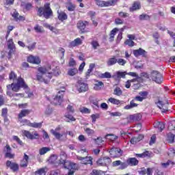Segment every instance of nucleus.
Wrapping results in <instances>:
<instances>
[{
	"label": "nucleus",
	"mask_w": 175,
	"mask_h": 175,
	"mask_svg": "<svg viewBox=\"0 0 175 175\" xmlns=\"http://www.w3.org/2000/svg\"><path fill=\"white\" fill-rule=\"evenodd\" d=\"M113 94L117 96H121L122 95V90L119 87H116L113 90Z\"/></svg>",
	"instance_id": "43"
},
{
	"label": "nucleus",
	"mask_w": 175,
	"mask_h": 175,
	"mask_svg": "<svg viewBox=\"0 0 175 175\" xmlns=\"http://www.w3.org/2000/svg\"><path fill=\"white\" fill-rule=\"evenodd\" d=\"M92 46L93 47L94 50L98 49V47H99L100 45L99 44V42L96 40H93L91 42Z\"/></svg>",
	"instance_id": "50"
},
{
	"label": "nucleus",
	"mask_w": 175,
	"mask_h": 175,
	"mask_svg": "<svg viewBox=\"0 0 175 175\" xmlns=\"http://www.w3.org/2000/svg\"><path fill=\"white\" fill-rule=\"evenodd\" d=\"M109 153L112 157H113V158H118V157H121V155H122V151L121 149L114 147L111 148Z\"/></svg>",
	"instance_id": "12"
},
{
	"label": "nucleus",
	"mask_w": 175,
	"mask_h": 175,
	"mask_svg": "<svg viewBox=\"0 0 175 175\" xmlns=\"http://www.w3.org/2000/svg\"><path fill=\"white\" fill-rule=\"evenodd\" d=\"M28 159H29V157L25 153L23 159L21 161L20 163L21 167H27V166H28Z\"/></svg>",
	"instance_id": "23"
},
{
	"label": "nucleus",
	"mask_w": 175,
	"mask_h": 175,
	"mask_svg": "<svg viewBox=\"0 0 175 175\" xmlns=\"http://www.w3.org/2000/svg\"><path fill=\"white\" fill-rule=\"evenodd\" d=\"M155 142H157V135L154 134L150 137V140L149 142L150 146H152V144H155Z\"/></svg>",
	"instance_id": "54"
},
{
	"label": "nucleus",
	"mask_w": 175,
	"mask_h": 175,
	"mask_svg": "<svg viewBox=\"0 0 175 175\" xmlns=\"http://www.w3.org/2000/svg\"><path fill=\"white\" fill-rule=\"evenodd\" d=\"M64 102V96L62 95L57 94L55 97L53 98L52 103L55 106H59L61 103Z\"/></svg>",
	"instance_id": "16"
},
{
	"label": "nucleus",
	"mask_w": 175,
	"mask_h": 175,
	"mask_svg": "<svg viewBox=\"0 0 175 175\" xmlns=\"http://www.w3.org/2000/svg\"><path fill=\"white\" fill-rule=\"evenodd\" d=\"M78 72L79 70H77V68H71L68 70V75H69V76H75Z\"/></svg>",
	"instance_id": "46"
},
{
	"label": "nucleus",
	"mask_w": 175,
	"mask_h": 175,
	"mask_svg": "<svg viewBox=\"0 0 175 175\" xmlns=\"http://www.w3.org/2000/svg\"><path fill=\"white\" fill-rule=\"evenodd\" d=\"M167 140L169 143H174V135L172 133H168L167 134Z\"/></svg>",
	"instance_id": "38"
},
{
	"label": "nucleus",
	"mask_w": 175,
	"mask_h": 175,
	"mask_svg": "<svg viewBox=\"0 0 175 175\" xmlns=\"http://www.w3.org/2000/svg\"><path fill=\"white\" fill-rule=\"evenodd\" d=\"M167 155H168V157H174V155H175V150H174V148H170L168 150Z\"/></svg>",
	"instance_id": "62"
},
{
	"label": "nucleus",
	"mask_w": 175,
	"mask_h": 175,
	"mask_svg": "<svg viewBox=\"0 0 175 175\" xmlns=\"http://www.w3.org/2000/svg\"><path fill=\"white\" fill-rule=\"evenodd\" d=\"M135 157H137L138 158H146V157H150V152L148 151H146L142 154H136Z\"/></svg>",
	"instance_id": "44"
},
{
	"label": "nucleus",
	"mask_w": 175,
	"mask_h": 175,
	"mask_svg": "<svg viewBox=\"0 0 175 175\" xmlns=\"http://www.w3.org/2000/svg\"><path fill=\"white\" fill-rule=\"evenodd\" d=\"M78 92L79 93L81 92H87L88 91V83H85L82 81H78V85L77 86Z\"/></svg>",
	"instance_id": "10"
},
{
	"label": "nucleus",
	"mask_w": 175,
	"mask_h": 175,
	"mask_svg": "<svg viewBox=\"0 0 175 175\" xmlns=\"http://www.w3.org/2000/svg\"><path fill=\"white\" fill-rule=\"evenodd\" d=\"M139 94L143 98V99H147V96H148V92L143 91L140 92Z\"/></svg>",
	"instance_id": "61"
},
{
	"label": "nucleus",
	"mask_w": 175,
	"mask_h": 175,
	"mask_svg": "<svg viewBox=\"0 0 175 175\" xmlns=\"http://www.w3.org/2000/svg\"><path fill=\"white\" fill-rule=\"evenodd\" d=\"M9 79L10 80H18V78L17 79V74L14 72V71H11L10 73L9 74Z\"/></svg>",
	"instance_id": "42"
},
{
	"label": "nucleus",
	"mask_w": 175,
	"mask_h": 175,
	"mask_svg": "<svg viewBox=\"0 0 175 175\" xmlns=\"http://www.w3.org/2000/svg\"><path fill=\"white\" fill-rule=\"evenodd\" d=\"M117 64H118V65H120L121 66H125V64H126V60L122 58L117 59Z\"/></svg>",
	"instance_id": "55"
},
{
	"label": "nucleus",
	"mask_w": 175,
	"mask_h": 175,
	"mask_svg": "<svg viewBox=\"0 0 175 175\" xmlns=\"http://www.w3.org/2000/svg\"><path fill=\"white\" fill-rule=\"evenodd\" d=\"M108 102H110V103H111L112 105H116L117 106H118V105H122V102L124 101H121L118 99L111 97L108 99Z\"/></svg>",
	"instance_id": "31"
},
{
	"label": "nucleus",
	"mask_w": 175,
	"mask_h": 175,
	"mask_svg": "<svg viewBox=\"0 0 175 175\" xmlns=\"http://www.w3.org/2000/svg\"><path fill=\"white\" fill-rule=\"evenodd\" d=\"M6 95L10 98H13L14 100H20L21 98H24V94L23 93H15L18 92L21 88L24 90L28 89V85L25 83V81L21 77H18L16 83H12L6 85ZM11 91H13L12 92Z\"/></svg>",
	"instance_id": "2"
},
{
	"label": "nucleus",
	"mask_w": 175,
	"mask_h": 175,
	"mask_svg": "<svg viewBox=\"0 0 175 175\" xmlns=\"http://www.w3.org/2000/svg\"><path fill=\"white\" fill-rule=\"evenodd\" d=\"M8 49H10L8 52V59H10L12 58V55L16 53V44H14V42H13V38H10L7 41Z\"/></svg>",
	"instance_id": "6"
},
{
	"label": "nucleus",
	"mask_w": 175,
	"mask_h": 175,
	"mask_svg": "<svg viewBox=\"0 0 175 175\" xmlns=\"http://www.w3.org/2000/svg\"><path fill=\"white\" fill-rule=\"evenodd\" d=\"M37 15L38 17H43L46 20H49L51 17L54 16L53 10L50 7V3H46L44 5L43 7H40L37 10Z\"/></svg>",
	"instance_id": "3"
},
{
	"label": "nucleus",
	"mask_w": 175,
	"mask_h": 175,
	"mask_svg": "<svg viewBox=\"0 0 175 175\" xmlns=\"http://www.w3.org/2000/svg\"><path fill=\"white\" fill-rule=\"evenodd\" d=\"M6 166L7 167H10V169L14 172H17V170H18V164L16 163H12L10 161H7Z\"/></svg>",
	"instance_id": "21"
},
{
	"label": "nucleus",
	"mask_w": 175,
	"mask_h": 175,
	"mask_svg": "<svg viewBox=\"0 0 175 175\" xmlns=\"http://www.w3.org/2000/svg\"><path fill=\"white\" fill-rule=\"evenodd\" d=\"M26 48L28 49V51H33L36 49V42H33L31 44L27 45Z\"/></svg>",
	"instance_id": "39"
},
{
	"label": "nucleus",
	"mask_w": 175,
	"mask_h": 175,
	"mask_svg": "<svg viewBox=\"0 0 175 175\" xmlns=\"http://www.w3.org/2000/svg\"><path fill=\"white\" fill-rule=\"evenodd\" d=\"M27 62L29 64H33V65H40L42 62V59L39 56H33L32 55H29L27 58Z\"/></svg>",
	"instance_id": "9"
},
{
	"label": "nucleus",
	"mask_w": 175,
	"mask_h": 175,
	"mask_svg": "<svg viewBox=\"0 0 175 175\" xmlns=\"http://www.w3.org/2000/svg\"><path fill=\"white\" fill-rule=\"evenodd\" d=\"M133 53L135 57H140V55H142V57H144V58L147 57V51L142 48L134 50L133 51Z\"/></svg>",
	"instance_id": "15"
},
{
	"label": "nucleus",
	"mask_w": 175,
	"mask_h": 175,
	"mask_svg": "<svg viewBox=\"0 0 175 175\" xmlns=\"http://www.w3.org/2000/svg\"><path fill=\"white\" fill-rule=\"evenodd\" d=\"M101 79H111V74L109 72H105L103 74H101Z\"/></svg>",
	"instance_id": "52"
},
{
	"label": "nucleus",
	"mask_w": 175,
	"mask_h": 175,
	"mask_svg": "<svg viewBox=\"0 0 175 175\" xmlns=\"http://www.w3.org/2000/svg\"><path fill=\"white\" fill-rule=\"evenodd\" d=\"M66 113L73 114L75 113V108L73 107V106L68 105L66 107Z\"/></svg>",
	"instance_id": "51"
},
{
	"label": "nucleus",
	"mask_w": 175,
	"mask_h": 175,
	"mask_svg": "<svg viewBox=\"0 0 175 175\" xmlns=\"http://www.w3.org/2000/svg\"><path fill=\"white\" fill-rule=\"evenodd\" d=\"M50 148L49 147H43L39 150V154L40 155H44L46 152H49L50 151Z\"/></svg>",
	"instance_id": "40"
},
{
	"label": "nucleus",
	"mask_w": 175,
	"mask_h": 175,
	"mask_svg": "<svg viewBox=\"0 0 175 175\" xmlns=\"http://www.w3.org/2000/svg\"><path fill=\"white\" fill-rule=\"evenodd\" d=\"M141 8H142V5L140 4V2L135 1L133 3L132 7L129 8V10L130 12H135V10H139Z\"/></svg>",
	"instance_id": "27"
},
{
	"label": "nucleus",
	"mask_w": 175,
	"mask_h": 175,
	"mask_svg": "<svg viewBox=\"0 0 175 175\" xmlns=\"http://www.w3.org/2000/svg\"><path fill=\"white\" fill-rule=\"evenodd\" d=\"M127 163L129 166H137L139 165V160L136 159V158H129L127 159Z\"/></svg>",
	"instance_id": "28"
},
{
	"label": "nucleus",
	"mask_w": 175,
	"mask_h": 175,
	"mask_svg": "<svg viewBox=\"0 0 175 175\" xmlns=\"http://www.w3.org/2000/svg\"><path fill=\"white\" fill-rule=\"evenodd\" d=\"M136 100L133 98L130 101V105H127L124 106V110H131V109H134V107H137L139 106V104L135 103Z\"/></svg>",
	"instance_id": "24"
},
{
	"label": "nucleus",
	"mask_w": 175,
	"mask_h": 175,
	"mask_svg": "<svg viewBox=\"0 0 175 175\" xmlns=\"http://www.w3.org/2000/svg\"><path fill=\"white\" fill-rule=\"evenodd\" d=\"M117 32H118V28H113L109 33V42H114V36H116Z\"/></svg>",
	"instance_id": "29"
},
{
	"label": "nucleus",
	"mask_w": 175,
	"mask_h": 175,
	"mask_svg": "<svg viewBox=\"0 0 175 175\" xmlns=\"http://www.w3.org/2000/svg\"><path fill=\"white\" fill-rule=\"evenodd\" d=\"M142 114L135 113L130 116V120H133V121H140L142 120Z\"/></svg>",
	"instance_id": "33"
},
{
	"label": "nucleus",
	"mask_w": 175,
	"mask_h": 175,
	"mask_svg": "<svg viewBox=\"0 0 175 175\" xmlns=\"http://www.w3.org/2000/svg\"><path fill=\"white\" fill-rule=\"evenodd\" d=\"M117 64V58H116V56H112L111 58H109L107 62V66H113V65H116Z\"/></svg>",
	"instance_id": "30"
},
{
	"label": "nucleus",
	"mask_w": 175,
	"mask_h": 175,
	"mask_svg": "<svg viewBox=\"0 0 175 175\" xmlns=\"http://www.w3.org/2000/svg\"><path fill=\"white\" fill-rule=\"evenodd\" d=\"M73 113H66L65 115H64V117L66 118H67L68 120H69L68 121V122H73V121H76V118L75 117H73Z\"/></svg>",
	"instance_id": "35"
},
{
	"label": "nucleus",
	"mask_w": 175,
	"mask_h": 175,
	"mask_svg": "<svg viewBox=\"0 0 175 175\" xmlns=\"http://www.w3.org/2000/svg\"><path fill=\"white\" fill-rule=\"evenodd\" d=\"M57 18L58 20H59V21L64 22L65 21V20H68V14H66V12H59V11H57Z\"/></svg>",
	"instance_id": "25"
},
{
	"label": "nucleus",
	"mask_w": 175,
	"mask_h": 175,
	"mask_svg": "<svg viewBox=\"0 0 175 175\" xmlns=\"http://www.w3.org/2000/svg\"><path fill=\"white\" fill-rule=\"evenodd\" d=\"M66 153L64 151H62L60 152V159H59V163L60 162H62L64 163V161H66Z\"/></svg>",
	"instance_id": "49"
},
{
	"label": "nucleus",
	"mask_w": 175,
	"mask_h": 175,
	"mask_svg": "<svg viewBox=\"0 0 175 175\" xmlns=\"http://www.w3.org/2000/svg\"><path fill=\"white\" fill-rule=\"evenodd\" d=\"M120 0H109L107 1L102 0H95L96 5L99 8H109V6H116Z\"/></svg>",
	"instance_id": "4"
},
{
	"label": "nucleus",
	"mask_w": 175,
	"mask_h": 175,
	"mask_svg": "<svg viewBox=\"0 0 175 175\" xmlns=\"http://www.w3.org/2000/svg\"><path fill=\"white\" fill-rule=\"evenodd\" d=\"M37 70L38 72L36 75L37 81L44 83L45 84H49L50 80H51L54 76H59L61 73V70H59L58 67H55V69L51 70V65L50 64L38 67Z\"/></svg>",
	"instance_id": "1"
},
{
	"label": "nucleus",
	"mask_w": 175,
	"mask_h": 175,
	"mask_svg": "<svg viewBox=\"0 0 175 175\" xmlns=\"http://www.w3.org/2000/svg\"><path fill=\"white\" fill-rule=\"evenodd\" d=\"M81 44H83V40H81L80 38H77L75 39V40L70 42L68 47L72 49V47H77V46H80Z\"/></svg>",
	"instance_id": "19"
},
{
	"label": "nucleus",
	"mask_w": 175,
	"mask_h": 175,
	"mask_svg": "<svg viewBox=\"0 0 175 175\" xmlns=\"http://www.w3.org/2000/svg\"><path fill=\"white\" fill-rule=\"evenodd\" d=\"M57 91H58L57 94L62 95L64 97V95H65V92H66V88L65 86H60L59 88H57Z\"/></svg>",
	"instance_id": "34"
},
{
	"label": "nucleus",
	"mask_w": 175,
	"mask_h": 175,
	"mask_svg": "<svg viewBox=\"0 0 175 175\" xmlns=\"http://www.w3.org/2000/svg\"><path fill=\"white\" fill-rule=\"evenodd\" d=\"M23 122L28 125V126H31V128H42V122L36 123V122H31L29 120L25 119Z\"/></svg>",
	"instance_id": "20"
},
{
	"label": "nucleus",
	"mask_w": 175,
	"mask_h": 175,
	"mask_svg": "<svg viewBox=\"0 0 175 175\" xmlns=\"http://www.w3.org/2000/svg\"><path fill=\"white\" fill-rule=\"evenodd\" d=\"M105 139H108V140H111V142H114V140L118 139V137L114 134H108L105 136Z\"/></svg>",
	"instance_id": "36"
},
{
	"label": "nucleus",
	"mask_w": 175,
	"mask_h": 175,
	"mask_svg": "<svg viewBox=\"0 0 175 175\" xmlns=\"http://www.w3.org/2000/svg\"><path fill=\"white\" fill-rule=\"evenodd\" d=\"M21 8H23V12H30V10L33 9V5L29 2H22Z\"/></svg>",
	"instance_id": "18"
},
{
	"label": "nucleus",
	"mask_w": 175,
	"mask_h": 175,
	"mask_svg": "<svg viewBox=\"0 0 175 175\" xmlns=\"http://www.w3.org/2000/svg\"><path fill=\"white\" fill-rule=\"evenodd\" d=\"M87 25H90V23L88 21H79L77 24V28L81 31V33H85V32H87L85 30Z\"/></svg>",
	"instance_id": "8"
},
{
	"label": "nucleus",
	"mask_w": 175,
	"mask_h": 175,
	"mask_svg": "<svg viewBox=\"0 0 175 175\" xmlns=\"http://www.w3.org/2000/svg\"><path fill=\"white\" fill-rule=\"evenodd\" d=\"M77 159H79V161H81V163H83V165H92V157H83L77 156Z\"/></svg>",
	"instance_id": "14"
},
{
	"label": "nucleus",
	"mask_w": 175,
	"mask_h": 175,
	"mask_svg": "<svg viewBox=\"0 0 175 175\" xmlns=\"http://www.w3.org/2000/svg\"><path fill=\"white\" fill-rule=\"evenodd\" d=\"M102 173H103V172L101 170H93L90 173V175H102Z\"/></svg>",
	"instance_id": "63"
},
{
	"label": "nucleus",
	"mask_w": 175,
	"mask_h": 175,
	"mask_svg": "<svg viewBox=\"0 0 175 175\" xmlns=\"http://www.w3.org/2000/svg\"><path fill=\"white\" fill-rule=\"evenodd\" d=\"M129 165L128 164V162H120V165L119 169H120L121 170H124V169H126V167H128Z\"/></svg>",
	"instance_id": "56"
},
{
	"label": "nucleus",
	"mask_w": 175,
	"mask_h": 175,
	"mask_svg": "<svg viewBox=\"0 0 175 175\" xmlns=\"http://www.w3.org/2000/svg\"><path fill=\"white\" fill-rule=\"evenodd\" d=\"M154 128L156 130L159 131V132H162L165 131V128L166 127V124L162 122H156L154 123Z\"/></svg>",
	"instance_id": "17"
},
{
	"label": "nucleus",
	"mask_w": 175,
	"mask_h": 175,
	"mask_svg": "<svg viewBox=\"0 0 175 175\" xmlns=\"http://www.w3.org/2000/svg\"><path fill=\"white\" fill-rule=\"evenodd\" d=\"M57 159H58V157L55 154L51 155L49 161L51 163H55L57 162Z\"/></svg>",
	"instance_id": "59"
},
{
	"label": "nucleus",
	"mask_w": 175,
	"mask_h": 175,
	"mask_svg": "<svg viewBox=\"0 0 175 175\" xmlns=\"http://www.w3.org/2000/svg\"><path fill=\"white\" fill-rule=\"evenodd\" d=\"M36 175H46L44 168H41L35 172Z\"/></svg>",
	"instance_id": "60"
},
{
	"label": "nucleus",
	"mask_w": 175,
	"mask_h": 175,
	"mask_svg": "<svg viewBox=\"0 0 175 175\" xmlns=\"http://www.w3.org/2000/svg\"><path fill=\"white\" fill-rule=\"evenodd\" d=\"M62 165H64L65 169H68V170H76V164L72 163L69 161H64V162L59 163Z\"/></svg>",
	"instance_id": "13"
},
{
	"label": "nucleus",
	"mask_w": 175,
	"mask_h": 175,
	"mask_svg": "<svg viewBox=\"0 0 175 175\" xmlns=\"http://www.w3.org/2000/svg\"><path fill=\"white\" fill-rule=\"evenodd\" d=\"M139 18L141 21H144L150 20L151 17L150 16V15H148L147 14H142L139 15Z\"/></svg>",
	"instance_id": "41"
},
{
	"label": "nucleus",
	"mask_w": 175,
	"mask_h": 175,
	"mask_svg": "<svg viewBox=\"0 0 175 175\" xmlns=\"http://www.w3.org/2000/svg\"><path fill=\"white\" fill-rule=\"evenodd\" d=\"M168 129L170 131H175V120H173L169 123Z\"/></svg>",
	"instance_id": "57"
},
{
	"label": "nucleus",
	"mask_w": 175,
	"mask_h": 175,
	"mask_svg": "<svg viewBox=\"0 0 175 175\" xmlns=\"http://www.w3.org/2000/svg\"><path fill=\"white\" fill-rule=\"evenodd\" d=\"M111 163V159L109 157H103L98 160L97 164L99 166H109Z\"/></svg>",
	"instance_id": "11"
},
{
	"label": "nucleus",
	"mask_w": 175,
	"mask_h": 175,
	"mask_svg": "<svg viewBox=\"0 0 175 175\" xmlns=\"http://www.w3.org/2000/svg\"><path fill=\"white\" fill-rule=\"evenodd\" d=\"M155 104L157 105L159 109H161L162 113H166L169 110V103L167 101H163L159 100L158 102H156Z\"/></svg>",
	"instance_id": "7"
},
{
	"label": "nucleus",
	"mask_w": 175,
	"mask_h": 175,
	"mask_svg": "<svg viewBox=\"0 0 175 175\" xmlns=\"http://www.w3.org/2000/svg\"><path fill=\"white\" fill-rule=\"evenodd\" d=\"M118 16L121 18H126V17H129V14L128 12H118Z\"/></svg>",
	"instance_id": "53"
},
{
	"label": "nucleus",
	"mask_w": 175,
	"mask_h": 175,
	"mask_svg": "<svg viewBox=\"0 0 175 175\" xmlns=\"http://www.w3.org/2000/svg\"><path fill=\"white\" fill-rule=\"evenodd\" d=\"M100 117V116L98 113L96 114H92L91 116L92 118V122H96V120H98V118H99Z\"/></svg>",
	"instance_id": "64"
},
{
	"label": "nucleus",
	"mask_w": 175,
	"mask_h": 175,
	"mask_svg": "<svg viewBox=\"0 0 175 175\" xmlns=\"http://www.w3.org/2000/svg\"><path fill=\"white\" fill-rule=\"evenodd\" d=\"M34 30L36 31V32H37V33H42L44 32V30H43V27H42L39 25H36L34 27Z\"/></svg>",
	"instance_id": "45"
},
{
	"label": "nucleus",
	"mask_w": 175,
	"mask_h": 175,
	"mask_svg": "<svg viewBox=\"0 0 175 175\" xmlns=\"http://www.w3.org/2000/svg\"><path fill=\"white\" fill-rule=\"evenodd\" d=\"M66 8L68 12H75L76 10V5H75L73 3L70 2L68 3L67 5H66Z\"/></svg>",
	"instance_id": "32"
},
{
	"label": "nucleus",
	"mask_w": 175,
	"mask_h": 175,
	"mask_svg": "<svg viewBox=\"0 0 175 175\" xmlns=\"http://www.w3.org/2000/svg\"><path fill=\"white\" fill-rule=\"evenodd\" d=\"M80 111L83 114H90V113H91V109H90L85 107H83L80 109Z\"/></svg>",
	"instance_id": "48"
},
{
	"label": "nucleus",
	"mask_w": 175,
	"mask_h": 175,
	"mask_svg": "<svg viewBox=\"0 0 175 175\" xmlns=\"http://www.w3.org/2000/svg\"><path fill=\"white\" fill-rule=\"evenodd\" d=\"M105 84H103V82L102 81H97L96 83L94 84V90H102V88H103Z\"/></svg>",
	"instance_id": "37"
},
{
	"label": "nucleus",
	"mask_w": 175,
	"mask_h": 175,
	"mask_svg": "<svg viewBox=\"0 0 175 175\" xmlns=\"http://www.w3.org/2000/svg\"><path fill=\"white\" fill-rule=\"evenodd\" d=\"M24 135L27 137V139H39V135L36 133L33 134V133L31 132H25Z\"/></svg>",
	"instance_id": "26"
},
{
	"label": "nucleus",
	"mask_w": 175,
	"mask_h": 175,
	"mask_svg": "<svg viewBox=\"0 0 175 175\" xmlns=\"http://www.w3.org/2000/svg\"><path fill=\"white\" fill-rule=\"evenodd\" d=\"M124 44L129 46V47H133L135 46V42L132 40L127 39L124 42Z\"/></svg>",
	"instance_id": "47"
},
{
	"label": "nucleus",
	"mask_w": 175,
	"mask_h": 175,
	"mask_svg": "<svg viewBox=\"0 0 175 175\" xmlns=\"http://www.w3.org/2000/svg\"><path fill=\"white\" fill-rule=\"evenodd\" d=\"M114 23L116 25H122L124 24V21L121 18H116L115 19Z\"/></svg>",
	"instance_id": "58"
},
{
	"label": "nucleus",
	"mask_w": 175,
	"mask_h": 175,
	"mask_svg": "<svg viewBox=\"0 0 175 175\" xmlns=\"http://www.w3.org/2000/svg\"><path fill=\"white\" fill-rule=\"evenodd\" d=\"M31 109H23L21 112L18 114V118L21 120L23 117H27V116H29L31 114Z\"/></svg>",
	"instance_id": "22"
},
{
	"label": "nucleus",
	"mask_w": 175,
	"mask_h": 175,
	"mask_svg": "<svg viewBox=\"0 0 175 175\" xmlns=\"http://www.w3.org/2000/svg\"><path fill=\"white\" fill-rule=\"evenodd\" d=\"M150 77L152 81L157 84H162L163 83V76L158 70H152L150 73Z\"/></svg>",
	"instance_id": "5"
}]
</instances>
